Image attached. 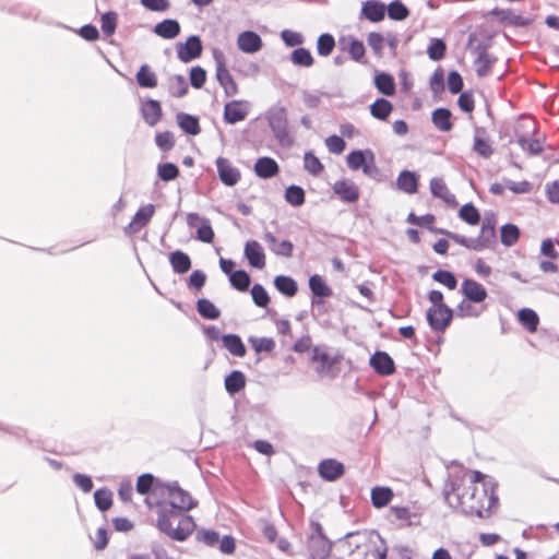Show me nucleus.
I'll return each instance as SVG.
<instances>
[{"mask_svg":"<svg viewBox=\"0 0 559 559\" xmlns=\"http://www.w3.org/2000/svg\"><path fill=\"white\" fill-rule=\"evenodd\" d=\"M218 178L228 187L237 185L241 178L240 170L226 157H218L215 162Z\"/></svg>","mask_w":559,"mask_h":559,"instance_id":"obj_12","label":"nucleus"},{"mask_svg":"<svg viewBox=\"0 0 559 559\" xmlns=\"http://www.w3.org/2000/svg\"><path fill=\"white\" fill-rule=\"evenodd\" d=\"M269 249L278 257L290 258L294 251V245L289 240H278L271 231L263 235Z\"/></svg>","mask_w":559,"mask_h":559,"instance_id":"obj_21","label":"nucleus"},{"mask_svg":"<svg viewBox=\"0 0 559 559\" xmlns=\"http://www.w3.org/2000/svg\"><path fill=\"white\" fill-rule=\"evenodd\" d=\"M318 472L323 479L333 481L344 474L345 468L341 462L334 459H325L319 463Z\"/></svg>","mask_w":559,"mask_h":559,"instance_id":"obj_22","label":"nucleus"},{"mask_svg":"<svg viewBox=\"0 0 559 559\" xmlns=\"http://www.w3.org/2000/svg\"><path fill=\"white\" fill-rule=\"evenodd\" d=\"M374 86L385 96H392L395 93L394 78L385 72H380L374 76Z\"/></svg>","mask_w":559,"mask_h":559,"instance_id":"obj_40","label":"nucleus"},{"mask_svg":"<svg viewBox=\"0 0 559 559\" xmlns=\"http://www.w3.org/2000/svg\"><path fill=\"white\" fill-rule=\"evenodd\" d=\"M518 144L528 155H538L543 152V143L537 138H527L522 134L518 138Z\"/></svg>","mask_w":559,"mask_h":559,"instance_id":"obj_45","label":"nucleus"},{"mask_svg":"<svg viewBox=\"0 0 559 559\" xmlns=\"http://www.w3.org/2000/svg\"><path fill=\"white\" fill-rule=\"evenodd\" d=\"M155 144L163 152H169L175 146V138L171 132L164 131L155 135Z\"/></svg>","mask_w":559,"mask_h":559,"instance_id":"obj_63","label":"nucleus"},{"mask_svg":"<svg viewBox=\"0 0 559 559\" xmlns=\"http://www.w3.org/2000/svg\"><path fill=\"white\" fill-rule=\"evenodd\" d=\"M229 282L234 288L240 292H246L250 286V276L243 270H237L229 276Z\"/></svg>","mask_w":559,"mask_h":559,"instance_id":"obj_50","label":"nucleus"},{"mask_svg":"<svg viewBox=\"0 0 559 559\" xmlns=\"http://www.w3.org/2000/svg\"><path fill=\"white\" fill-rule=\"evenodd\" d=\"M520 323L530 332L534 333L539 323V317L533 309L523 308L518 313Z\"/></svg>","mask_w":559,"mask_h":559,"instance_id":"obj_41","label":"nucleus"},{"mask_svg":"<svg viewBox=\"0 0 559 559\" xmlns=\"http://www.w3.org/2000/svg\"><path fill=\"white\" fill-rule=\"evenodd\" d=\"M167 499L162 500L166 504H174L176 509L187 512L197 506V501L190 496V493L177 484L169 485L166 488Z\"/></svg>","mask_w":559,"mask_h":559,"instance_id":"obj_9","label":"nucleus"},{"mask_svg":"<svg viewBox=\"0 0 559 559\" xmlns=\"http://www.w3.org/2000/svg\"><path fill=\"white\" fill-rule=\"evenodd\" d=\"M497 487L495 479L484 481L481 486L466 485L465 475H453L449 477L443 493L450 506L460 507L466 514H476L480 519H486L499 504Z\"/></svg>","mask_w":559,"mask_h":559,"instance_id":"obj_1","label":"nucleus"},{"mask_svg":"<svg viewBox=\"0 0 559 559\" xmlns=\"http://www.w3.org/2000/svg\"><path fill=\"white\" fill-rule=\"evenodd\" d=\"M309 288L312 293L311 306L319 308L323 305V298L331 297L332 288L325 283L323 277L319 274L309 277Z\"/></svg>","mask_w":559,"mask_h":559,"instance_id":"obj_11","label":"nucleus"},{"mask_svg":"<svg viewBox=\"0 0 559 559\" xmlns=\"http://www.w3.org/2000/svg\"><path fill=\"white\" fill-rule=\"evenodd\" d=\"M311 360L318 362L316 370L319 374H326L331 371L335 359L331 358L326 353L325 348L321 346H314L311 350Z\"/></svg>","mask_w":559,"mask_h":559,"instance_id":"obj_25","label":"nucleus"},{"mask_svg":"<svg viewBox=\"0 0 559 559\" xmlns=\"http://www.w3.org/2000/svg\"><path fill=\"white\" fill-rule=\"evenodd\" d=\"M451 116L452 114L448 108H437L432 111L431 120L439 131L449 132L453 127Z\"/></svg>","mask_w":559,"mask_h":559,"instance_id":"obj_36","label":"nucleus"},{"mask_svg":"<svg viewBox=\"0 0 559 559\" xmlns=\"http://www.w3.org/2000/svg\"><path fill=\"white\" fill-rule=\"evenodd\" d=\"M393 498V491L389 487H374L371 490V502L374 508H383Z\"/></svg>","mask_w":559,"mask_h":559,"instance_id":"obj_43","label":"nucleus"},{"mask_svg":"<svg viewBox=\"0 0 559 559\" xmlns=\"http://www.w3.org/2000/svg\"><path fill=\"white\" fill-rule=\"evenodd\" d=\"M388 15L391 20L403 21L409 15V11L402 1L394 0L388 5Z\"/></svg>","mask_w":559,"mask_h":559,"instance_id":"obj_53","label":"nucleus"},{"mask_svg":"<svg viewBox=\"0 0 559 559\" xmlns=\"http://www.w3.org/2000/svg\"><path fill=\"white\" fill-rule=\"evenodd\" d=\"M488 14L497 16L498 20L503 24L515 27H525L532 23V19L516 14L511 9L495 8Z\"/></svg>","mask_w":559,"mask_h":559,"instance_id":"obj_18","label":"nucleus"},{"mask_svg":"<svg viewBox=\"0 0 559 559\" xmlns=\"http://www.w3.org/2000/svg\"><path fill=\"white\" fill-rule=\"evenodd\" d=\"M275 288L286 297H294L298 292L297 282L287 275H277L274 278Z\"/></svg>","mask_w":559,"mask_h":559,"instance_id":"obj_38","label":"nucleus"},{"mask_svg":"<svg viewBox=\"0 0 559 559\" xmlns=\"http://www.w3.org/2000/svg\"><path fill=\"white\" fill-rule=\"evenodd\" d=\"M135 78L140 87L154 88L157 86V76L147 64L140 67Z\"/></svg>","mask_w":559,"mask_h":559,"instance_id":"obj_42","label":"nucleus"},{"mask_svg":"<svg viewBox=\"0 0 559 559\" xmlns=\"http://www.w3.org/2000/svg\"><path fill=\"white\" fill-rule=\"evenodd\" d=\"M396 187L399 190L414 194L418 190V177L414 171L402 170L396 179Z\"/></svg>","mask_w":559,"mask_h":559,"instance_id":"obj_30","label":"nucleus"},{"mask_svg":"<svg viewBox=\"0 0 559 559\" xmlns=\"http://www.w3.org/2000/svg\"><path fill=\"white\" fill-rule=\"evenodd\" d=\"M176 121L180 129L187 134L198 135L201 132L199 119L193 115L178 112L176 115Z\"/></svg>","mask_w":559,"mask_h":559,"instance_id":"obj_32","label":"nucleus"},{"mask_svg":"<svg viewBox=\"0 0 559 559\" xmlns=\"http://www.w3.org/2000/svg\"><path fill=\"white\" fill-rule=\"evenodd\" d=\"M225 390L229 395L239 393L246 386V377L239 370L231 371L224 380Z\"/></svg>","mask_w":559,"mask_h":559,"instance_id":"obj_33","label":"nucleus"},{"mask_svg":"<svg viewBox=\"0 0 559 559\" xmlns=\"http://www.w3.org/2000/svg\"><path fill=\"white\" fill-rule=\"evenodd\" d=\"M176 49L179 60L187 63L199 58L203 47L200 37L191 35L187 38L186 43H178Z\"/></svg>","mask_w":559,"mask_h":559,"instance_id":"obj_10","label":"nucleus"},{"mask_svg":"<svg viewBox=\"0 0 559 559\" xmlns=\"http://www.w3.org/2000/svg\"><path fill=\"white\" fill-rule=\"evenodd\" d=\"M248 341L257 353L272 352L275 347V342L271 337L250 336Z\"/></svg>","mask_w":559,"mask_h":559,"instance_id":"obj_62","label":"nucleus"},{"mask_svg":"<svg viewBox=\"0 0 559 559\" xmlns=\"http://www.w3.org/2000/svg\"><path fill=\"white\" fill-rule=\"evenodd\" d=\"M474 240L477 242L476 251L491 248L497 241L496 229L480 228L478 237L474 238Z\"/></svg>","mask_w":559,"mask_h":559,"instance_id":"obj_48","label":"nucleus"},{"mask_svg":"<svg viewBox=\"0 0 559 559\" xmlns=\"http://www.w3.org/2000/svg\"><path fill=\"white\" fill-rule=\"evenodd\" d=\"M430 192L435 198H439L447 204H456L455 195L450 192L442 178L435 177L430 180Z\"/></svg>","mask_w":559,"mask_h":559,"instance_id":"obj_29","label":"nucleus"},{"mask_svg":"<svg viewBox=\"0 0 559 559\" xmlns=\"http://www.w3.org/2000/svg\"><path fill=\"white\" fill-rule=\"evenodd\" d=\"M199 314L207 320H216L221 316L219 309L209 299L201 298L197 301Z\"/></svg>","mask_w":559,"mask_h":559,"instance_id":"obj_44","label":"nucleus"},{"mask_svg":"<svg viewBox=\"0 0 559 559\" xmlns=\"http://www.w3.org/2000/svg\"><path fill=\"white\" fill-rule=\"evenodd\" d=\"M243 253L252 267L260 270L265 266V254L262 246L257 240L247 241Z\"/></svg>","mask_w":559,"mask_h":559,"instance_id":"obj_20","label":"nucleus"},{"mask_svg":"<svg viewBox=\"0 0 559 559\" xmlns=\"http://www.w3.org/2000/svg\"><path fill=\"white\" fill-rule=\"evenodd\" d=\"M264 117L278 144L284 147H290L295 139L288 131L286 108L281 105H273L265 111Z\"/></svg>","mask_w":559,"mask_h":559,"instance_id":"obj_5","label":"nucleus"},{"mask_svg":"<svg viewBox=\"0 0 559 559\" xmlns=\"http://www.w3.org/2000/svg\"><path fill=\"white\" fill-rule=\"evenodd\" d=\"M168 92L173 97H183L189 90L187 80L181 74H174L167 80Z\"/></svg>","mask_w":559,"mask_h":559,"instance_id":"obj_37","label":"nucleus"},{"mask_svg":"<svg viewBox=\"0 0 559 559\" xmlns=\"http://www.w3.org/2000/svg\"><path fill=\"white\" fill-rule=\"evenodd\" d=\"M433 281L444 285L449 289H455L457 286V280L454 274L450 271L438 270L432 274Z\"/></svg>","mask_w":559,"mask_h":559,"instance_id":"obj_59","label":"nucleus"},{"mask_svg":"<svg viewBox=\"0 0 559 559\" xmlns=\"http://www.w3.org/2000/svg\"><path fill=\"white\" fill-rule=\"evenodd\" d=\"M520 237V229L516 225L506 224L500 229V239L506 247H512Z\"/></svg>","mask_w":559,"mask_h":559,"instance_id":"obj_47","label":"nucleus"},{"mask_svg":"<svg viewBox=\"0 0 559 559\" xmlns=\"http://www.w3.org/2000/svg\"><path fill=\"white\" fill-rule=\"evenodd\" d=\"M250 104L247 100H231L225 104L224 120L229 124H235L245 120L249 114Z\"/></svg>","mask_w":559,"mask_h":559,"instance_id":"obj_13","label":"nucleus"},{"mask_svg":"<svg viewBox=\"0 0 559 559\" xmlns=\"http://www.w3.org/2000/svg\"><path fill=\"white\" fill-rule=\"evenodd\" d=\"M157 176L166 182L175 180L179 176V168L174 163H160L157 165Z\"/></svg>","mask_w":559,"mask_h":559,"instance_id":"obj_52","label":"nucleus"},{"mask_svg":"<svg viewBox=\"0 0 559 559\" xmlns=\"http://www.w3.org/2000/svg\"><path fill=\"white\" fill-rule=\"evenodd\" d=\"M94 500L100 511H107L112 506V493L106 488L97 489L94 492Z\"/></svg>","mask_w":559,"mask_h":559,"instance_id":"obj_56","label":"nucleus"},{"mask_svg":"<svg viewBox=\"0 0 559 559\" xmlns=\"http://www.w3.org/2000/svg\"><path fill=\"white\" fill-rule=\"evenodd\" d=\"M486 130L477 127L473 141V151L484 158H489L493 154V148L489 141L485 139Z\"/></svg>","mask_w":559,"mask_h":559,"instance_id":"obj_31","label":"nucleus"},{"mask_svg":"<svg viewBox=\"0 0 559 559\" xmlns=\"http://www.w3.org/2000/svg\"><path fill=\"white\" fill-rule=\"evenodd\" d=\"M391 513L396 520L406 522L408 525L416 524L414 520L418 518V513L412 512L407 507H392Z\"/></svg>","mask_w":559,"mask_h":559,"instance_id":"obj_61","label":"nucleus"},{"mask_svg":"<svg viewBox=\"0 0 559 559\" xmlns=\"http://www.w3.org/2000/svg\"><path fill=\"white\" fill-rule=\"evenodd\" d=\"M361 15L370 22H380L385 16V5L377 0H367L362 3Z\"/></svg>","mask_w":559,"mask_h":559,"instance_id":"obj_27","label":"nucleus"},{"mask_svg":"<svg viewBox=\"0 0 559 559\" xmlns=\"http://www.w3.org/2000/svg\"><path fill=\"white\" fill-rule=\"evenodd\" d=\"M252 300L255 306L265 308L270 304V296L261 284H254L251 288Z\"/></svg>","mask_w":559,"mask_h":559,"instance_id":"obj_60","label":"nucleus"},{"mask_svg":"<svg viewBox=\"0 0 559 559\" xmlns=\"http://www.w3.org/2000/svg\"><path fill=\"white\" fill-rule=\"evenodd\" d=\"M180 31L181 28L179 22L174 19L163 20L153 28V32L164 39H173L177 37L180 34Z\"/></svg>","mask_w":559,"mask_h":559,"instance_id":"obj_28","label":"nucleus"},{"mask_svg":"<svg viewBox=\"0 0 559 559\" xmlns=\"http://www.w3.org/2000/svg\"><path fill=\"white\" fill-rule=\"evenodd\" d=\"M304 167L312 176H318L324 168L323 164L312 152L305 153Z\"/></svg>","mask_w":559,"mask_h":559,"instance_id":"obj_58","label":"nucleus"},{"mask_svg":"<svg viewBox=\"0 0 559 559\" xmlns=\"http://www.w3.org/2000/svg\"><path fill=\"white\" fill-rule=\"evenodd\" d=\"M223 346L236 357H243L247 353L241 337L237 334H225L222 336Z\"/></svg>","mask_w":559,"mask_h":559,"instance_id":"obj_35","label":"nucleus"},{"mask_svg":"<svg viewBox=\"0 0 559 559\" xmlns=\"http://www.w3.org/2000/svg\"><path fill=\"white\" fill-rule=\"evenodd\" d=\"M118 14L114 11L104 13L100 17V27L105 35L111 36L116 32Z\"/></svg>","mask_w":559,"mask_h":559,"instance_id":"obj_57","label":"nucleus"},{"mask_svg":"<svg viewBox=\"0 0 559 559\" xmlns=\"http://www.w3.org/2000/svg\"><path fill=\"white\" fill-rule=\"evenodd\" d=\"M459 216L468 225H477L480 222L479 211L473 203L464 204L459 212Z\"/></svg>","mask_w":559,"mask_h":559,"instance_id":"obj_51","label":"nucleus"},{"mask_svg":"<svg viewBox=\"0 0 559 559\" xmlns=\"http://www.w3.org/2000/svg\"><path fill=\"white\" fill-rule=\"evenodd\" d=\"M169 263L177 274H185L191 269L190 257L181 250H176L169 254Z\"/></svg>","mask_w":559,"mask_h":559,"instance_id":"obj_34","label":"nucleus"},{"mask_svg":"<svg viewBox=\"0 0 559 559\" xmlns=\"http://www.w3.org/2000/svg\"><path fill=\"white\" fill-rule=\"evenodd\" d=\"M474 50L477 52V58L474 61L475 71L479 78H485L489 75L497 58L487 52V46L484 44H478Z\"/></svg>","mask_w":559,"mask_h":559,"instance_id":"obj_15","label":"nucleus"},{"mask_svg":"<svg viewBox=\"0 0 559 559\" xmlns=\"http://www.w3.org/2000/svg\"><path fill=\"white\" fill-rule=\"evenodd\" d=\"M212 56L215 62L216 80L224 88V93L227 97L235 96L238 93V85L227 69L225 53L219 48H214Z\"/></svg>","mask_w":559,"mask_h":559,"instance_id":"obj_6","label":"nucleus"},{"mask_svg":"<svg viewBox=\"0 0 559 559\" xmlns=\"http://www.w3.org/2000/svg\"><path fill=\"white\" fill-rule=\"evenodd\" d=\"M370 367L380 376H391L395 372L392 357L382 350H377L369 359Z\"/></svg>","mask_w":559,"mask_h":559,"instance_id":"obj_16","label":"nucleus"},{"mask_svg":"<svg viewBox=\"0 0 559 559\" xmlns=\"http://www.w3.org/2000/svg\"><path fill=\"white\" fill-rule=\"evenodd\" d=\"M347 166L352 170L361 169L368 177H376L379 168L374 164V155L371 151H352L346 157Z\"/></svg>","mask_w":559,"mask_h":559,"instance_id":"obj_8","label":"nucleus"},{"mask_svg":"<svg viewBox=\"0 0 559 559\" xmlns=\"http://www.w3.org/2000/svg\"><path fill=\"white\" fill-rule=\"evenodd\" d=\"M141 115L143 120L154 127L162 118V106L158 100L147 99L141 106Z\"/></svg>","mask_w":559,"mask_h":559,"instance_id":"obj_26","label":"nucleus"},{"mask_svg":"<svg viewBox=\"0 0 559 559\" xmlns=\"http://www.w3.org/2000/svg\"><path fill=\"white\" fill-rule=\"evenodd\" d=\"M237 47L243 53H255L263 47L261 36L254 31H243L237 36Z\"/></svg>","mask_w":559,"mask_h":559,"instance_id":"obj_14","label":"nucleus"},{"mask_svg":"<svg viewBox=\"0 0 559 559\" xmlns=\"http://www.w3.org/2000/svg\"><path fill=\"white\" fill-rule=\"evenodd\" d=\"M333 192L344 202L353 203L359 199L358 186L349 179H341L334 182Z\"/></svg>","mask_w":559,"mask_h":559,"instance_id":"obj_17","label":"nucleus"},{"mask_svg":"<svg viewBox=\"0 0 559 559\" xmlns=\"http://www.w3.org/2000/svg\"><path fill=\"white\" fill-rule=\"evenodd\" d=\"M253 170L259 178L270 179L280 173V166L274 158L263 156L255 160Z\"/></svg>","mask_w":559,"mask_h":559,"instance_id":"obj_24","label":"nucleus"},{"mask_svg":"<svg viewBox=\"0 0 559 559\" xmlns=\"http://www.w3.org/2000/svg\"><path fill=\"white\" fill-rule=\"evenodd\" d=\"M154 213L155 206L153 204H146L140 207L130 224L127 226L126 230L131 234L138 233L142 227L148 224Z\"/></svg>","mask_w":559,"mask_h":559,"instance_id":"obj_23","label":"nucleus"},{"mask_svg":"<svg viewBox=\"0 0 559 559\" xmlns=\"http://www.w3.org/2000/svg\"><path fill=\"white\" fill-rule=\"evenodd\" d=\"M334 47H335V39L331 34L324 33L318 37L317 51L320 56H323V57L329 56L333 51Z\"/></svg>","mask_w":559,"mask_h":559,"instance_id":"obj_54","label":"nucleus"},{"mask_svg":"<svg viewBox=\"0 0 559 559\" xmlns=\"http://www.w3.org/2000/svg\"><path fill=\"white\" fill-rule=\"evenodd\" d=\"M197 239L206 243L213 242L214 231L207 218L202 219V225L197 229Z\"/></svg>","mask_w":559,"mask_h":559,"instance_id":"obj_64","label":"nucleus"},{"mask_svg":"<svg viewBox=\"0 0 559 559\" xmlns=\"http://www.w3.org/2000/svg\"><path fill=\"white\" fill-rule=\"evenodd\" d=\"M428 299L432 304L426 313L428 324L432 331L443 332L451 323L453 310L443 302L440 290H430Z\"/></svg>","mask_w":559,"mask_h":559,"instance_id":"obj_4","label":"nucleus"},{"mask_svg":"<svg viewBox=\"0 0 559 559\" xmlns=\"http://www.w3.org/2000/svg\"><path fill=\"white\" fill-rule=\"evenodd\" d=\"M290 61L298 67L309 68L314 63L311 52L304 47L296 48L290 53Z\"/></svg>","mask_w":559,"mask_h":559,"instance_id":"obj_46","label":"nucleus"},{"mask_svg":"<svg viewBox=\"0 0 559 559\" xmlns=\"http://www.w3.org/2000/svg\"><path fill=\"white\" fill-rule=\"evenodd\" d=\"M369 108L373 118L385 121L393 110V105L385 98H377Z\"/></svg>","mask_w":559,"mask_h":559,"instance_id":"obj_39","label":"nucleus"},{"mask_svg":"<svg viewBox=\"0 0 559 559\" xmlns=\"http://www.w3.org/2000/svg\"><path fill=\"white\" fill-rule=\"evenodd\" d=\"M461 293L464 297L475 304L483 302L487 298L485 287L472 278H465L461 284Z\"/></svg>","mask_w":559,"mask_h":559,"instance_id":"obj_19","label":"nucleus"},{"mask_svg":"<svg viewBox=\"0 0 559 559\" xmlns=\"http://www.w3.org/2000/svg\"><path fill=\"white\" fill-rule=\"evenodd\" d=\"M285 201L290 205L298 207L305 203V191L300 186L292 185L286 188Z\"/></svg>","mask_w":559,"mask_h":559,"instance_id":"obj_49","label":"nucleus"},{"mask_svg":"<svg viewBox=\"0 0 559 559\" xmlns=\"http://www.w3.org/2000/svg\"><path fill=\"white\" fill-rule=\"evenodd\" d=\"M337 550L346 555L337 559H385L386 546L378 534L353 532L337 544Z\"/></svg>","mask_w":559,"mask_h":559,"instance_id":"obj_2","label":"nucleus"},{"mask_svg":"<svg viewBox=\"0 0 559 559\" xmlns=\"http://www.w3.org/2000/svg\"><path fill=\"white\" fill-rule=\"evenodd\" d=\"M156 527L174 540H186L195 528L193 518L176 509L174 504L158 501L156 503Z\"/></svg>","mask_w":559,"mask_h":559,"instance_id":"obj_3","label":"nucleus"},{"mask_svg":"<svg viewBox=\"0 0 559 559\" xmlns=\"http://www.w3.org/2000/svg\"><path fill=\"white\" fill-rule=\"evenodd\" d=\"M332 544L324 535L320 523H311V535L308 538V549L311 559H326L331 552Z\"/></svg>","mask_w":559,"mask_h":559,"instance_id":"obj_7","label":"nucleus"},{"mask_svg":"<svg viewBox=\"0 0 559 559\" xmlns=\"http://www.w3.org/2000/svg\"><path fill=\"white\" fill-rule=\"evenodd\" d=\"M445 50L447 45L444 40L441 38H433L428 46L427 53L431 60L439 61L444 57Z\"/></svg>","mask_w":559,"mask_h":559,"instance_id":"obj_55","label":"nucleus"}]
</instances>
